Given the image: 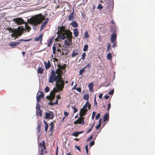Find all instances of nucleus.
Returning <instances> with one entry per match:
<instances>
[{"instance_id": "37998d69", "label": "nucleus", "mask_w": 155, "mask_h": 155, "mask_svg": "<svg viewBox=\"0 0 155 155\" xmlns=\"http://www.w3.org/2000/svg\"><path fill=\"white\" fill-rule=\"evenodd\" d=\"M96 114V113L95 111H93V112L91 117V119L92 120H93L94 119Z\"/></svg>"}, {"instance_id": "de8ad7c7", "label": "nucleus", "mask_w": 155, "mask_h": 155, "mask_svg": "<svg viewBox=\"0 0 155 155\" xmlns=\"http://www.w3.org/2000/svg\"><path fill=\"white\" fill-rule=\"evenodd\" d=\"M41 124H38L37 127V130H38V132H40V131L41 130Z\"/></svg>"}, {"instance_id": "ea45409f", "label": "nucleus", "mask_w": 155, "mask_h": 155, "mask_svg": "<svg viewBox=\"0 0 155 155\" xmlns=\"http://www.w3.org/2000/svg\"><path fill=\"white\" fill-rule=\"evenodd\" d=\"M86 56V53L85 52H83L81 55V59L83 60H84V59H85Z\"/></svg>"}, {"instance_id": "f3484780", "label": "nucleus", "mask_w": 155, "mask_h": 155, "mask_svg": "<svg viewBox=\"0 0 155 155\" xmlns=\"http://www.w3.org/2000/svg\"><path fill=\"white\" fill-rule=\"evenodd\" d=\"M117 38V35L116 34H113L112 35L111 38V41L112 43H114Z\"/></svg>"}, {"instance_id": "473e14b6", "label": "nucleus", "mask_w": 155, "mask_h": 155, "mask_svg": "<svg viewBox=\"0 0 155 155\" xmlns=\"http://www.w3.org/2000/svg\"><path fill=\"white\" fill-rule=\"evenodd\" d=\"M112 58V56L111 53H109L107 54V58L109 60H110Z\"/></svg>"}, {"instance_id": "9b49d317", "label": "nucleus", "mask_w": 155, "mask_h": 155, "mask_svg": "<svg viewBox=\"0 0 155 155\" xmlns=\"http://www.w3.org/2000/svg\"><path fill=\"white\" fill-rule=\"evenodd\" d=\"M65 45L69 47L71 45H72V39L67 38L64 42Z\"/></svg>"}, {"instance_id": "603ef678", "label": "nucleus", "mask_w": 155, "mask_h": 155, "mask_svg": "<svg viewBox=\"0 0 155 155\" xmlns=\"http://www.w3.org/2000/svg\"><path fill=\"white\" fill-rule=\"evenodd\" d=\"M100 117V114L99 113L97 115L96 117V118H95L96 120H98L99 118Z\"/></svg>"}, {"instance_id": "393cba45", "label": "nucleus", "mask_w": 155, "mask_h": 155, "mask_svg": "<svg viewBox=\"0 0 155 155\" xmlns=\"http://www.w3.org/2000/svg\"><path fill=\"white\" fill-rule=\"evenodd\" d=\"M37 72L38 73L41 74L43 73V69L41 67H39L38 69Z\"/></svg>"}, {"instance_id": "4d7b16f0", "label": "nucleus", "mask_w": 155, "mask_h": 155, "mask_svg": "<svg viewBox=\"0 0 155 155\" xmlns=\"http://www.w3.org/2000/svg\"><path fill=\"white\" fill-rule=\"evenodd\" d=\"M94 144V141H92L90 142L89 145L90 147H91Z\"/></svg>"}, {"instance_id": "4468645a", "label": "nucleus", "mask_w": 155, "mask_h": 155, "mask_svg": "<svg viewBox=\"0 0 155 155\" xmlns=\"http://www.w3.org/2000/svg\"><path fill=\"white\" fill-rule=\"evenodd\" d=\"M39 146H42L43 147V148H42L41 149V152L42 153L44 154V150H45L46 149V147L45 146V142L44 140H43L42 142V144L41 143H39Z\"/></svg>"}, {"instance_id": "e2e57ef3", "label": "nucleus", "mask_w": 155, "mask_h": 155, "mask_svg": "<svg viewBox=\"0 0 155 155\" xmlns=\"http://www.w3.org/2000/svg\"><path fill=\"white\" fill-rule=\"evenodd\" d=\"M76 90L79 92H81V89L79 87L76 88Z\"/></svg>"}, {"instance_id": "c756f323", "label": "nucleus", "mask_w": 155, "mask_h": 155, "mask_svg": "<svg viewBox=\"0 0 155 155\" xmlns=\"http://www.w3.org/2000/svg\"><path fill=\"white\" fill-rule=\"evenodd\" d=\"M85 68L84 67L80 70L79 75H81L85 71Z\"/></svg>"}, {"instance_id": "412c9836", "label": "nucleus", "mask_w": 155, "mask_h": 155, "mask_svg": "<svg viewBox=\"0 0 155 155\" xmlns=\"http://www.w3.org/2000/svg\"><path fill=\"white\" fill-rule=\"evenodd\" d=\"M43 37V35L42 34H40L39 36L35 38V41H41L42 40V38Z\"/></svg>"}, {"instance_id": "58836bf2", "label": "nucleus", "mask_w": 155, "mask_h": 155, "mask_svg": "<svg viewBox=\"0 0 155 155\" xmlns=\"http://www.w3.org/2000/svg\"><path fill=\"white\" fill-rule=\"evenodd\" d=\"M84 36L86 38H89V36L88 35V32L87 31H85L84 34Z\"/></svg>"}, {"instance_id": "79ce46f5", "label": "nucleus", "mask_w": 155, "mask_h": 155, "mask_svg": "<svg viewBox=\"0 0 155 155\" xmlns=\"http://www.w3.org/2000/svg\"><path fill=\"white\" fill-rule=\"evenodd\" d=\"M53 53L54 54H55L56 53V48L55 45H54L52 47Z\"/></svg>"}, {"instance_id": "2f4dec72", "label": "nucleus", "mask_w": 155, "mask_h": 155, "mask_svg": "<svg viewBox=\"0 0 155 155\" xmlns=\"http://www.w3.org/2000/svg\"><path fill=\"white\" fill-rule=\"evenodd\" d=\"M41 113L42 111L41 110H37L36 111V115L37 116H41Z\"/></svg>"}, {"instance_id": "a211bd4d", "label": "nucleus", "mask_w": 155, "mask_h": 155, "mask_svg": "<svg viewBox=\"0 0 155 155\" xmlns=\"http://www.w3.org/2000/svg\"><path fill=\"white\" fill-rule=\"evenodd\" d=\"M74 12V10L73 9V12L71 13L69 15L68 17V20L69 21H71L74 19L73 14Z\"/></svg>"}, {"instance_id": "2eb2a0df", "label": "nucleus", "mask_w": 155, "mask_h": 155, "mask_svg": "<svg viewBox=\"0 0 155 155\" xmlns=\"http://www.w3.org/2000/svg\"><path fill=\"white\" fill-rule=\"evenodd\" d=\"M81 117L78 118V124H85L84 122V117H82L83 116H81Z\"/></svg>"}, {"instance_id": "dca6fc26", "label": "nucleus", "mask_w": 155, "mask_h": 155, "mask_svg": "<svg viewBox=\"0 0 155 155\" xmlns=\"http://www.w3.org/2000/svg\"><path fill=\"white\" fill-rule=\"evenodd\" d=\"M44 63V64L45 65V68L46 69H48L51 67V64L50 61L49 60H48V61L47 63L45 61Z\"/></svg>"}, {"instance_id": "4c0bfd02", "label": "nucleus", "mask_w": 155, "mask_h": 155, "mask_svg": "<svg viewBox=\"0 0 155 155\" xmlns=\"http://www.w3.org/2000/svg\"><path fill=\"white\" fill-rule=\"evenodd\" d=\"M111 32H112L113 34H116V30L115 28L112 27L110 29Z\"/></svg>"}, {"instance_id": "1a4fd4ad", "label": "nucleus", "mask_w": 155, "mask_h": 155, "mask_svg": "<svg viewBox=\"0 0 155 155\" xmlns=\"http://www.w3.org/2000/svg\"><path fill=\"white\" fill-rule=\"evenodd\" d=\"M45 116L47 119H52L54 117V115L52 112H50V113H46Z\"/></svg>"}, {"instance_id": "9d476101", "label": "nucleus", "mask_w": 155, "mask_h": 155, "mask_svg": "<svg viewBox=\"0 0 155 155\" xmlns=\"http://www.w3.org/2000/svg\"><path fill=\"white\" fill-rule=\"evenodd\" d=\"M66 31L67 32L65 33V35H66V37H67L68 38L72 39V32L69 30H67Z\"/></svg>"}, {"instance_id": "09e8293b", "label": "nucleus", "mask_w": 155, "mask_h": 155, "mask_svg": "<svg viewBox=\"0 0 155 155\" xmlns=\"http://www.w3.org/2000/svg\"><path fill=\"white\" fill-rule=\"evenodd\" d=\"M49 87L48 86H47L45 87V91L46 93L48 92L49 91Z\"/></svg>"}, {"instance_id": "774afa93", "label": "nucleus", "mask_w": 155, "mask_h": 155, "mask_svg": "<svg viewBox=\"0 0 155 155\" xmlns=\"http://www.w3.org/2000/svg\"><path fill=\"white\" fill-rule=\"evenodd\" d=\"M56 98H57V99H58H58H60L61 98V97L60 95H58L56 96Z\"/></svg>"}, {"instance_id": "aec40b11", "label": "nucleus", "mask_w": 155, "mask_h": 155, "mask_svg": "<svg viewBox=\"0 0 155 155\" xmlns=\"http://www.w3.org/2000/svg\"><path fill=\"white\" fill-rule=\"evenodd\" d=\"M109 120V114L106 113L105 114L103 117V120L104 122L106 121L107 120Z\"/></svg>"}, {"instance_id": "49530a36", "label": "nucleus", "mask_w": 155, "mask_h": 155, "mask_svg": "<svg viewBox=\"0 0 155 155\" xmlns=\"http://www.w3.org/2000/svg\"><path fill=\"white\" fill-rule=\"evenodd\" d=\"M103 8V6L101 5V4H99L97 7V8L99 10H101Z\"/></svg>"}, {"instance_id": "b1692460", "label": "nucleus", "mask_w": 155, "mask_h": 155, "mask_svg": "<svg viewBox=\"0 0 155 155\" xmlns=\"http://www.w3.org/2000/svg\"><path fill=\"white\" fill-rule=\"evenodd\" d=\"M53 38H50L48 42L47 46L49 47H50L51 45V44L53 41Z\"/></svg>"}, {"instance_id": "f8f14e48", "label": "nucleus", "mask_w": 155, "mask_h": 155, "mask_svg": "<svg viewBox=\"0 0 155 155\" xmlns=\"http://www.w3.org/2000/svg\"><path fill=\"white\" fill-rule=\"evenodd\" d=\"M58 37L59 38L62 40H64L66 38V36H65V33L62 32H59L58 33Z\"/></svg>"}, {"instance_id": "a878e982", "label": "nucleus", "mask_w": 155, "mask_h": 155, "mask_svg": "<svg viewBox=\"0 0 155 155\" xmlns=\"http://www.w3.org/2000/svg\"><path fill=\"white\" fill-rule=\"evenodd\" d=\"M25 30L24 31H26V30H27V32H29L30 30L31 29V27H30L27 24H26L25 25Z\"/></svg>"}, {"instance_id": "338daca9", "label": "nucleus", "mask_w": 155, "mask_h": 155, "mask_svg": "<svg viewBox=\"0 0 155 155\" xmlns=\"http://www.w3.org/2000/svg\"><path fill=\"white\" fill-rule=\"evenodd\" d=\"M36 110H41L39 104L38 105H37Z\"/></svg>"}, {"instance_id": "c85d7f7f", "label": "nucleus", "mask_w": 155, "mask_h": 155, "mask_svg": "<svg viewBox=\"0 0 155 155\" xmlns=\"http://www.w3.org/2000/svg\"><path fill=\"white\" fill-rule=\"evenodd\" d=\"M50 125L51 126V127L50 129V131H51V132H52L54 128V124L53 123V122H51L50 124Z\"/></svg>"}, {"instance_id": "680f3d73", "label": "nucleus", "mask_w": 155, "mask_h": 155, "mask_svg": "<svg viewBox=\"0 0 155 155\" xmlns=\"http://www.w3.org/2000/svg\"><path fill=\"white\" fill-rule=\"evenodd\" d=\"M68 113L66 111H64V114L65 117H67L68 115Z\"/></svg>"}, {"instance_id": "f704fd0d", "label": "nucleus", "mask_w": 155, "mask_h": 155, "mask_svg": "<svg viewBox=\"0 0 155 155\" xmlns=\"http://www.w3.org/2000/svg\"><path fill=\"white\" fill-rule=\"evenodd\" d=\"M94 106L96 108L97 107V103L96 100V97H94Z\"/></svg>"}, {"instance_id": "4be33fe9", "label": "nucleus", "mask_w": 155, "mask_h": 155, "mask_svg": "<svg viewBox=\"0 0 155 155\" xmlns=\"http://www.w3.org/2000/svg\"><path fill=\"white\" fill-rule=\"evenodd\" d=\"M71 25L74 28H77L78 26L77 22L75 21H73L71 23Z\"/></svg>"}, {"instance_id": "6e6552de", "label": "nucleus", "mask_w": 155, "mask_h": 155, "mask_svg": "<svg viewBox=\"0 0 155 155\" xmlns=\"http://www.w3.org/2000/svg\"><path fill=\"white\" fill-rule=\"evenodd\" d=\"M13 21L18 25H21L24 23V21L22 18H14Z\"/></svg>"}, {"instance_id": "a18cd8bd", "label": "nucleus", "mask_w": 155, "mask_h": 155, "mask_svg": "<svg viewBox=\"0 0 155 155\" xmlns=\"http://www.w3.org/2000/svg\"><path fill=\"white\" fill-rule=\"evenodd\" d=\"M38 93H39L40 94L38 96L41 97H44V94L41 91V92H38Z\"/></svg>"}, {"instance_id": "c9c22d12", "label": "nucleus", "mask_w": 155, "mask_h": 155, "mask_svg": "<svg viewBox=\"0 0 155 155\" xmlns=\"http://www.w3.org/2000/svg\"><path fill=\"white\" fill-rule=\"evenodd\" d=\"M88 48V46L87 45H84V48L83 49V51H87Z\"/></svg>"}, {"instance_id": "0eeeda50", "label": "nucleus", "mask_w": 155, "mask_h": 155, "mask_svg": "<svg viewBox=\"0 0 155 155\" xmlns=\"http://www.w3.org/2000/svg\"><path fill=\"white\" fill-rule=\"evenodd\" d=\"M56 91L53 90L50 92V95L47 97V98L50 100V101H52L55 98V94L57 92Z\"/></svg>"}, {"instance_id": "7c9ffc66", "label": "nucleus", "mask_w": 155, "mask_h": 155, "mask_svg": "<svg viewBox=\"0 0 155 155\" xmlns=\"http://www.w3.org/2000/svg\"><path fill=\"white\" fill-rule=\"evenodd\" d=\"M15 29H12L11 28H7L5 29V30H8L9 31V33H10V31L11 32H13L14 31H15Z\"/></svg>"}, {"instance_id": "f257e3e1", "label": "nucleus", "mask_w": 155, "mask_h": 155, "mask_svg": "<svg viewBox=\"0 0 155 155\" xmlns=\"http://www.w3.org/2000/svg\"><path fill=\"white\" fill-rule=\"evenodd\" d=\"M58 69L55 71L52 69L51 71V75L49 80V82L52 84L53 82L58 81L64 74L63 70H65L66 66L64 64L62 65L60 64L57 65Z\"/></svg>"}, {"instance_id": "bb28decb", "label": "nucleus", "mask_w": 155, "mask_h": 155, "mask_svg": "<svg viewBox=\"0 0 155 155\" xmlns=\"http://www.w3.org/2000/svg\"><path fill=\"white\" fill-rule=\"evenodd\" d=\"M78 52H76L74 51H73L71 54L72 57L74 58L76 56L78 55Z\"/></svg>"}, {"instance_id": "f03ea898", "label": "nucleus", "mask_w": 155, "mask_h": 155, "mask_svg": "<svg viewBox=\"0 0 155 155\" xmlns=\"http://www.w3.org/2000/svg\"><path fill=\"white\" fill-rule=\"evenodd\" d=\"M45 18V16L41 14H39L32 17L30 18V23L35 26H37L41 23Z\"/></svg>"}, {"instance_id": "8fccbe9b", "label": "nucleus", "mask_w": 155, "mask_h": 155, "mask_svg": "<svg viewBox=\"0 0 155 155\" xmlns=\"http://www.w3.org/2000/svg\"><path fill=\"white\" fill-rule=\"evenodd\" d=\"M93 138V135H91L90 137H88L87 139V141H89L92 139Z\"/></svg>"}, {"instance_id": "a19ab883", "label": "nucleus", "mask_w": 155, "mask_h": 155, "mask_svg": "<svg viewBox=\"0 0 155 155\" xmlns=\"http://www.w3.org/2000/svg\"><path fill=\"white\" fill-rule=\"evenodd\" d=\"M72 135L75 137H77L78 136L79 134L78 132H74L72 134Z\"/></svg>"}, {"instance_id": "39448f33", "label": "nucleus", "mask_w": 155, "mask_h": 155, "mask_svg": "<svg viewBox=\"0 0 155 155\" xmlns=\"http://www.w3.org/2000/svg\"><path fill=\"white\" fill-rule=\"evenodd\" d=\"M25 29L23 26L18 27L17 29H15L13 33L12 34V37L17 38L18 36H21L24 31Z\"/></svg>"}, {"instance_id": "0e129e2a", "label": "nucleus", "mask_w": 155, "mask_h": 155, "mask_svg": "<svg viewBox=\"0 0 155 155\" xmlns=\"http://www.w3.org/2000/svg\"><path fill=\"white\" fill-rule=\"evenodd\" d=\"M75 147L79 151H81V148L79 146H78L75 145Z\"/></svg>"}, {"instance_id": "6e6d98bb", "label": "nucleus", "mask_w": 155, "mask_h": 155, "mask_svg": "<svg viewBox=\"0 0 155 155\" xmlns=\"http://www.w3.org/2000/svg\"><path fill=\"white\" fill-rule=\"evenodd\" d=\"M73 109H74V113H76L78 111V109L75 108V107H72Z\"/></svg>"}, {"instance_id": "3c124183", "label": "nucleus", "mask_w": 155, "mask_h": 155, "mask_svg": "<svg viewBox=\"0 0 155 155\" xmlns=\"http://www.w3.org/2000/svg\"><path fill=\"white\" fill-rule=\"evenodd\" d=\"M114 93V90H112L110 92H109L108 94L109 95H112Z\"/></svg>"}, {"instance_id": "5fc2aeb1", "label": "nucleus", "mask_w": 155, "mask_h": 155, "mask_svg": "<svg viewBox=\"0 0 155 155\" xmlns=\"http://www.w3.org/2000/svg\"><path fill=\"white\" fill-rule=\"evenodd\" d=\"M41 97L37 96V101L38 102H39L41 100Z\"/></svg>"}, {"instance_id": "5701e85b", "label": "nucleus", "mask_w": 155, "mask_h": 155, "mask_svg": "<svg viewBox=\"0 0 155 155\" xmlns=\"http://www.w3.org/2000/svg\"><path fill=\"white\" fill-rule=\"evenodd\" d=\"M74 31V34L75 37H77L78 35L79 31L78 29L75 28L73 29Z\"/></svg>"}, {"instance_id": "423d86ee", "label": "nucleus", "mask_w": 155, "mask_h": 155, "mask_svg": "<svg viewBox=\"0 0 155 155\" xmlns=\"http://www.w3.org/2000/svg\"><path fill=\"white\" fill-rule=\"evenodd\" d=\"M31 39H21L19 40L18 42H13L10 43L9 44V45L12 47L13 48H15L17 46L20 45L21 41H24L25 42L29 41L31 40Z\"/></svg>"}, {"instance_id": "052dcab7", "label": "nucleus", "mask_w": 155, "mask_h": 155, "mask_svg": "<svg viewBox=\"0 0 155 155\" xmlns=\"http://www.w3.org/2000/svg\"><path fill=\"white\" fill-rule=\"evenodd\" d=\"M85 149L86 150V153L87 154L88 153V145H87L85 146Z\"/></svg>"}, {"instance_id": "69168bd1", "label": "nucleus", "mask_w": 155, "mask_h": 155, "mask_svg": "<svg viewBox=\"0 0 155 155\" xmlns=\"http://www.w3.org/2000/svg\"><path fill=\"white\" fill-rule=\"evenodd\" d=\"M113 43V45L112 46V47L114 48L116 46V42L115 41L114 42V43Z\"/></svg>"}, {"instance_id": "c03bdc74", "label": "nucleus", "mask_w": 155, "mask_h": 155, "mask_svg": "<svg viewBox=\"0 0 155 155\" xmlns=\"http://www.w3.org/2000/svg\"><path fill=\"white\" fill-rule=\"evenodd\" d=\"M110 43H109L108 44V45L107 46V48L106 50V51H110Z\"/></svg>"}, {"instance_id": "864d4df0", "label": "nucleus", "mask_w": 155, "mask_h": 155, "mask_svg": "<svg viewBox=\"0 0 155 155\" xmlns=\"http://www.w3.org/2000/svg\"><path fill=\"white\" fill-rule=\"evenodd\" d=\"M101 126V124L100 123H99L98 124L96 127V128L97 130H98L99 128Z\"/></svg>"}, {"instance_id": "72a5a7b5", "label": "nucleus", "mask_w": 155, "mask_h": 155, "mask_svg": "<svg viewBox=\"0 0 155 155\" xmlns=\"http://www.w3.org/2000/svg\"><path fill=\"white\" fill-rule=\"evenodd\" d=\"M44 122L45 124V130L46 132L48 129V123L45 121V120H44Z\"/></svg>"}, {"instance_id": "ddd939ff", "label": "nucleus", "mask_w": 155, "mask_h": 155, "mask_svg": "<svg viewBox=\"0 0 155 155\" xmlns=\"http://www.w3.org/2000/svg\"><path fill=\"white\" fill-rule=\"evenodd\" d=\"M59 28L60 29L58 30V32L57 33V34H58V33L59 32H62L65 33L67 30L65 29V27L64 26H62L61 27H59L58 28Z\"/></svg>"}, {"instance_id": "6ab92c4d", "label": "nucleus", "mask_w": 155, "mask_h": 155, "mask_svg": "<svg viewBox=\"0 0 155 155\" xmlns=\"http://www.w3.org/2000/svg\"><path fill=\"white\" fill-rule=\"evenodd\" d=\"M93 82H92L90 83L88 85L89 91L91 92L93 91Z\"/></svg>"}, {"instance_id": "e433bc0d", "label": "nucleus", "mask_w": 155, "mask_h": 155, "mask_svg": "<svg viewBox=\"0 0 155 155\" xmlns=\"http://www.w3.org/2000/svg\"><path fill=\"white\" fill-rule=\"evenodd\" d=\"M94 123L92 125L91 128L87 131V133H88L91 131L93 129V128L94 126Z\"/></svg>"}, {"instance_id": "20e7f679", "label": "nucleus", "mask_w": 155, "mask_h": 155, "mask_svg": "<svg viewBox=\"0 0 155 155\" xmlns=\"http://www.w3.org/2000/svg\"><path fill=\"white\" fill-rule=\"evenodd\" d=\"M64 80H63V78H61L58 81H57L56 82V85L57 89L55 88H54V89L57 92L62 91L64 88Z\"/></svg>"}, {"instance_id": "bf43d9fd", "label": "nucleus", "mask_w": 155, "mask_h": 155, "mask_svg": "<svg viewBox=\"0 0 155 155\" xmlns=\"http://www.w3.org/2000/svg\"><path fill=\"white\" fill-rule=\"evenodd\" d=\"M110 107H111V104H110V103H109L108 104V107H107V110L108 111H109L110 109Z\"/></svg>"}, {"instance_id": "cd10ccee", "label": "nucleus", "mask_w": 155, "mask_h": 155, "mask_svg": "<svg viewBox=\"0 0 155 155\" xmlns=\"http://www.w3.org/2000/svg\"><path fill=\"white\" fill-rule=\"evenodd\" d=\"M48 21H45L43 22L41 26V29H43L44 27L46 25V24L47 23Z\"/></svg>"}, {"instance_id": "13d9d810", "label": "nucleus", "mask_w": 155, "mask_h": 155, "mask_svg": "<svg viewBox=\"0 0 155 155\" xmlns=\"http://www.w3.org/2000/svg\"><path fill=\"white\" fill-rule=\"evenodd\" d=\"M91 67V65L89 63H88L86 66L84 67L85 68H90Z\"/></svg>"}, {"instance_id": "7ed1b4c3", "label": "nucleus", "mask_w": 155, "mask_h": 155, "mask_svg": "<svg viewBox=\"0 0 155 155\" xmlns=\"http://www.w3.org/2000/svg\"><path fill=\"white\" fill-rule=\"evenodd\" d=\"M89 98L88 94H86L84 96V99L86 100L87 101L85 104L83 106V107L80 110V115L81 116H84L86 113L88 111V110L91 109V105L88 101Z\"/></svg>"}]
</instances>
